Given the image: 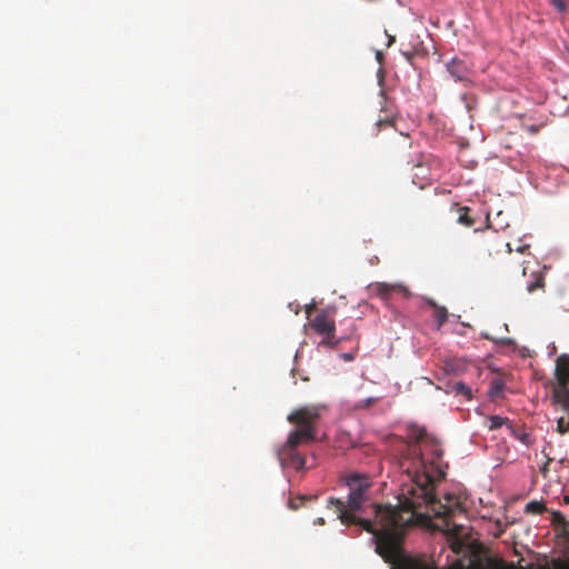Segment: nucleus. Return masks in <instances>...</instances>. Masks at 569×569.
<instances>
[{
    "label": "nucleus",
    "mask_w": 569,
    "mask_h": 569,
    "mask_svg": "<svg viewBox=\"0 0 569 569\" xmlns=\"http://www.w3.org/2000/svg\"><path fill=\"white\" fill-rule=\"evenodd\" d=\"M503 389H505V382L502 379L500 378H495L492 379V381L490 382V387H489V396L492 398V399H497L499 398L502 392H503Z\"/></svg>",
    "instance_id": "11"
},
{
    "label": "nucleus",
    "mask_w": 569,
    "mask_h": 569,
    "mask_svg": "<svg viewBox=\"0 0 569 569\" xmlns=\"http://www.w3.org/2000/svg\"><path fill=\"white\" fill-rule=\"evenodd\" d=\"M447 69L449 73L457 80V81H469V67L467 63L460 59L453 58L448 64Z\"/></svg>",
    "instance_id": "5"
},
{
    "label": "nucleus",
    "mask_w": 569,
    "mask_h": 569,
    "mask_svg": "<svg viewBox=\"0 0 569 569\" xmlns=\"http://www.w3.org/2000/svg\"><path fill=\"white\" fill-rule=\"evenodd\" d=\"M379 400V398H367V399H363L361 401H359V403L357 405L358 408H369L371 407L372 405H375L377 401Z\"/></svg>",
    "instance_id": "18"
},
{
    "label": "nucleus",
    "mask_w": 569,
    "mask_h": 569,
    "mask_svg": "<svg viewBox=\"0 0 569 569\" xmlns=\"http://www.w3.org/2000/svg\"><path fill=\"white\" fill-rule=\"evenodd\" d=\"M305 499H306V497H298V498H297V500H299V502H298V501H296L295 499H291V500L289 501V507H290L292 510H297V509L301 506V503H302V501H303Z\"/></svg>",
    "instance_id": "20"
},
{
    "label": "nucleus",
    "mask_w": 569,
    "mask_h": 569,
    "mask_svg": "<svg viewBox=\"0 0 569 569\" xmlns=\"http://www.w3.org/2000/svg\"><path fill=\"white\" fill-rule=\"evenodd\" d=\"M522 443H525L526 446H529V435L528 433H521V435H516V432L513 433Z\"/></svg>",
    "instance_id": "22"
},
{
    "label": "nucleus",
    "mask_w": 569,
    "mask_h": 569,
    "mask_svg": "<svg viewBox=\"0 0 569 569\" xmlns=\"http://www.w3.org/2000/svg\"><path fill=\"white\" fill-rule=\"evenodd\" d=\"M376 290H377V293L380 295L383 298H387L392 292H402L405 295L408 293V289L405 286L400 284V283L379 282V283L376 284Z\"/></svg>",
    "instance_id": "7"
},
{
    "label": "nucleus",
    "mask_w": 569,
    "mask_h": 569,
    "mask_svg": "<svg viewBox=\"0 0 569 569\" xmlns=\"http://www.w3.org/2000/svg\"><path fill=\"white\" fill-rule=\"evenodd\" d=\"M410 441L406 445L400 459V468L411 480L410 487L398 497V505L372 503L370 513L373 519L357 515L362 511L368 500L371 481L368 476L353 473L347 478L349 497L347 506L337 498H329L327 507L337 515L346 526H360L373 535L376 552L388 563L390 569H438L423 558L410 557L405 553L402 543L406 530L416 525L425 523L432 517L443 521V532L450 540L455 552H460L465 541L463 526L451 521L457 512H463L460 502L442 503L435 495V485L440 481L448 467L443 461L440 441L429 435L422 427L411 426L408 431Z\"/></svg>",
    "instance_id": "1"
},
{
    "label": "nucleus",
    "mask_w": 569,
    "mask_h": 569,
    "mask_svg": "<svg viewBox=\"0 0 569 569\" xmlns=\"http://www.w3.org/2000/svg\"><path fill=\"white\" fill-rule=\"evenodd\" d=\"M313 308H315L313 306H309V307L307 308L306 312H307V315H308V316L310 315V312H311V310H312Z\"/></svg>",
    "instance_id": "26"
},
{
    "label": "nucleus",
    "mask_w": 569,
    "mask_h": 569,
    "mask_svg": "<svg viewBox=\"0 0 569 569\" xmlns=\"http://www.w3.org/2000/svg\"><path fill=\"white\" fill-rule=\"evenodd\" d=\"M455 390L460 393V395H463L465 397H467L468 399L471 398V389L466 386L465 383L462 382H457L455 385Z\"/></svg>",
    "instance_id": "14"
},
{
    "label": "nucleus",
    "mask_w": 569,
    "mask_h": 569,
    "mask_svg": "<svg viewBox=\"0 0 569 569\" xmlns=\"http://www.w3.org/2000/svg\"><path fill=\"white\" fill-rule=\"evenodd\" d=\"M556 379L560 387H567L569 383V356L561 355L556 363Z\"/></svg>",
    "instance_id": "6"
},
{
    "label": "nucleus",
    "mask_w": 569,
    "mask_h": 569,
    "mask_svg": "<svg viewBox=\"0 0 569 569\" xmlns=\"http://www.w3.org/2000/svg\"><path fill=\"white\" fill-rule=\"evenodd\" d=\"M429 305L433 308V317L438 323V327L443 326L448 319L447 309L442 306L437 305L433 300H430Z\"/></svg>",
    "instance_id": "9"
},
{
    "label": "nucleus",
    "mask_w": 569,
    "mask_h": 569,
    "mask_svg": "<svg viewBox=\"0 0 569 569\" xmlns=\"http://www.w3.org/2000/svg\"><path fill=\"white\" fill-rule=\"evenodd\" d=\"M542 127H543L542 123H540V124H526V123H523L522 124V129L525 131H527L529 134H537Z\"/></svg>",
    "instance_id": "16"
},
{
    "label": "nucleus",
    "mask_w": 569,
    "mask_h": 569,
    "mask_svg": "<svg viewBox=\"0 0 569 569\" xmlns=\"http://www.w3.org/2000/svg\"><path fill=\"white\" fill-rule=\"evenodd\" d=\"M278 457L282 466L292 467L296 470H300L305 468L306 460L305 458L297 451V449H287V446H283L278 451Z\"/></svg>",
    "instance_id": "4"
},
{
    "label": "nucleus",
    "mask_w": 569,
    "mask_h": 569,
    "mask_svg": "<svg viewBox=\"0 0 569 569\" xmlns=\"http://www.w3.org/2000/svg\"><path fill=\"white\" fill-rule=\"evenodd\" d=\"M565 502L569 505V496H565Z\"/></svg>",
    "instance_id": "29"
},
{
    "label": "nucleus",
    "mask_w": 569,
    "mask_h": 569,
    "mask_svg": "<svg viewBox=\"0 0 569 569\" xmlns=\"http://www.w3.org/2000/svg\"><path fill=\"white\" fill-rule=\"evenodd\" d=\"M466 569H488L481 561L471 562Z\"/></svg>",
    "instance_id": "21"
},
{
    "label": "nucleus",
    "mask_w": 569,
    "mask_h": 569,
    "mask_svg": "<svg viewBox=\"0 0 569 569\" xmlns=\"http://www.w3.org/2000/svg\"><path fill=\"white\" fill-rule=\"evenodd\" d=\"M455 206L458 208L459 212L457 221L465 227H472L475 224V220L469 216L470 209L468 207H458V204Z\"/></svg>",
    "instance_id": "10"
},
{
    "label": "nucleus",
    "mask_w": 569,
    "mask_h": 569,
    "mask_svg": "<svg viewBox=\"0 0 569 569\" xmlns=\"http://www.w3.org/2000/svg\"><path fill=\"white\" fill-rule=\"evenodd\" d=\"M323 406L310 405L295 409L289 416L288 421L298 427L292 430L283 446L287 449H297L305 443H311L317 439V426L321 416Z\"/></svg>",
    "instance_id": "2"
},
{
    "label": "nucleus",
    "mask_w": 569,
    "mask_h": 569,
    "mask_svg": "<svg viewBox=\"0 0 569 569\" xmlns=\"http://www.w3.org/2000/svg\"><path fill=\"white\" fill-rule=\"evenodd\" d=\"M345 359H347V360H351V359H352V356L347 353V355H345Z\"/></svg>",
    "instance_id": "27"
},
{
    "label": "nucleus",
    "mask_w": 569,
    "mask_h": 569,
    "mask_svg": "<svg viewBox=\"0 0 569 569\" xmlns=\"http://www.w3.org/2000/svg\"><path fill=\"white\" fill-rule=\"evenodd\" d=\"M505 247L507 248V251L510 253V252H511L510 243L506 242V243H505Z\"/></svg>",
    "instance_id": "25"
},
{
    "label": "nucleus",
    "mask_w": 569,
    "mask_h": 569,
    "mask_svg": "<svg viewBox=\"0 0 569 569\" xmlns=\"http://www.w3.org/2000/svg\"><path fill=\"white\" fill-rule=\"evenodd\" d=\"M556 569H569V558L563 561H559L556 565Z\"/></svg>",
    "instance_id": "23"
},
{
    "label": "nucleus",
    "mask_w": 569,
    "mask_h": 569,
    "mask_svg": "<svg viewBox=\"0 0 569 569\" xmlns=\"http://www.w3.org/2000/svg\"><path fill=\"white\" fill-rule=\"evenodd\" d=\"M311 329L322 337L321 345L336 347L340 339L336 338V323L333 315L328 309L320 310L310 322Z\"/></svg>",
    "instance_id": "3"
},
{
    "label": "nucleus",
    "mask_w": 569,
    "mask_h": 569,
    "mask_svg": "<svg viewBox=\"0 0 569 569\" xmlns=\"http://www.w3.org/2000/svg\"><path fill=\"white\" fill-rule=\"evenodd\" d=\"M485 425L488 427L489 430H497V429H500L501 427L506 426L507 429L511 433H515V430H513L512 426L510 425L509 420L507 418H502L500 416L488 417Z\"/></svg>",
    "instance_id": "8"
},
{
    "label": "nucleus",
    "mask_w": 569,
    "mask_h": 569,
    "mask_svg": "<svg viewBox=\"0 0 569 569\" xmlns=\"http://www.w3.org/2000/svg\"><path fill=\"white\" fill-rule=\"evenodd\" d=\"M543 510H546V507L540 501L533 500V501H530L529 503H527V506H526V511L533 513V515H540L543 512Z\"/></svg>",
    "instance_id": "12"
},
{
    "label": "nucleus",
    "mask_w": 569,
    "mask_h": 569,
    "mask_svg": "<svg viewBox=\"0 0 569 569\" xmlns=\"http://www.w3.org/2000/svg\"><path fill=\"white\" fill-rule=\"evenodd\" d=\"M543 287V278L538 276L535 281L530 282L527 287L528 292H533Z\"/></svg>",
    "instance_id": "15"
},
{
    "label": "nucleus",
    "mask_w": 569,
    "mask_h": 569,
    "mask_svg": "<svg viewBox=\"0 0 569 569\" xmlns=\"http://www.w3.org/2000/svg\"><path fill=\"white\" fill-rule=\"evenodd\" d=\"M315 523H316V525H325V520H323V518H317V519L315 520Z\"/></svg>",
    "instance_id": "24"
},
{
    "label": "nucleus",
    "mask_w": 569,
    "mask_h": 569,
    "mask_svg": "<svg viewBox=\"0 0 569 569\" xmlns=\"http://www.w3.org/2000/svg\"><path fill=\"white\" fill-rule=\"evenodd\" d=\"M549 1L559 12H563L567 9V3L565 0H549Z\"/></svg>",
    "instance_id": "19"
},
{
    "label": "nucleus",
    "mask_w": 569,
    "mask_h": 569,
    "mask_svg": "<svg viewBox=\"0 0 569 569\" xmlns=\"http://www.w3.org/2000/svg\"><path fill=\"white\" fill-rule=\"evenodd\" d=\"M557 430L560 433H566L569 430V421L566 422L565 418H559L557 422Z\"/></svg>",
    "instance_id": "17"
},
{
    "label": "nucleus",
    "mask_w": 569,
    "mask_h": 569,
    "mask_svg": "<svg viewBox=\"0 0 569 569\" xmlns=\"http://www.w3.org/2000/svg\"><path fill=\"white\" fill-rule=\"evenodd\" d=\"M393 41H395V38H393V37H390V38H389V43H388V46H390Z\"/></svg>",
    "instance_id": "28"
},
{
    "label": "nucleus",
    "mask_w": 569,
    "mask_h": 569,
    "mask_svg": "<svg viewBox=\"0 0 569 569\" xmlns=\"http://www.w3.org/2000/svg\"><path fill=\"white\" fill-rule=\"evenodd\" d=\"M393 119L389 116H386L385 118H379L376 122V126L378 130H381L383 128L393 127Z\"/></svg>",
    "instance_id": "13"
}]
</instances>
